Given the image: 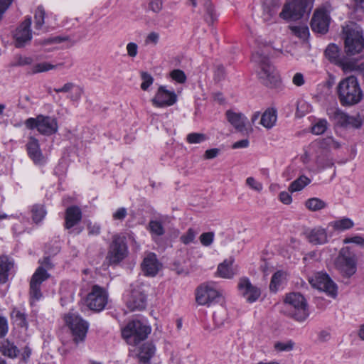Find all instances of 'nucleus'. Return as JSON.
Returning <instances> with one entry per match:
<instances>
[{
  "label": "nucleus",
  "mask_w": 364,
  "mask_h": 364,
  "mask_svg": "<svg viewBox=\"0 0 364 364\" xmlns=\"http://www.w3.org/2000/svg\"><path fill=\"white\" fill-rule=\"evenodd\" d=\"M338 99L343 106H353L363 99V92L355 76H349L341 80L337 87Z\"/></svg>",
  "instance_id": "obj_1"
},
{
  "label": "nucleus",
  "mask_w": 364,
  "mask_h": 364,
  "mask_svg": "<svg viewBox=\"0 0 364 364\" xmlns=\"http://www.w3.org/2000/svg\"><path fill=\"white\" fill-rule=\"evenodd\" d=\"M267 55V51L259 50L252 54V60L258 65L257 75L261 82L267 87H272L277 85L279 77Z\"/></svg>",
  "instance_id": "obj_2"
},
{
  "label": "nucleus",
  "mask_w": 364,
  "mask_h": 364,
  "mask_svg": "<svg viewBox=\"0 0 364 364\" xmlns=\"http://www.w3.org/2000/svg\"><path fill=\"white\" fill-rule=\"evenodd\" d=\"M151 331V327L143 323L141 320H130L121 327L122 338L128 345L133 347L146 340Z\"/></svg>",
  "instance_id": "obj_3"
},
{
  "label": "nucleus",
  "mask_w": 364,
  "mask_h": 364,
  "mask_svg": "<svg viewBox=\"0 0 364 364\" xmlns=\"http://www.w3.org/2000/svg\"><path fill=\"white\" fill-rule=\"evenodd\" d=\"M128 255V247L126 237L119 234L112 237L108 247L106 260L109 265H117Z\"/></svg>",
  "instance_id": "obj_4"
},
{
  "label": "nucleus",
  "mask_w": 364,
  "mask_h": 364,
  "mask_svg": "<svg viewBox=\"0 0 364 364\" xmlns=\"http://www.w3.org/2000/svg\"><path fill=\"white\" fill-rule=\"evenodd\" d=\"M336 269L345 277L349 278L357 270L356 255L350 250L348 247L340 250L334 262Z\"/></svg>",
  "instance_id": "obj_5"
},
{
  "label": "nucleus",
  "mask_w": 364,
  "mask_h": 364,
  "mask_svg": "<svg viewBox=\"0 0 364 364\" xmlns=\"http://www.w3.org/2000/svg\"><path fill=\"white\" fill-rule=\"evenodd\" d=\"M345 51L348 55L360 53L364 48V38L360 28L347 26L343 28Z\"/></svg>",
  "instance_id": "obj_6"
},
{
  "label": "nucleus",
  "mask_w": 364,
  "mask_h": 364,
  "mask_svg": "<svg viewBox=\"0 0 364 364\" xmlns=\"http://www.w3.org/2000/svg\"><path fill=\"white\" fill-rule=\"evenodd\" d=\"M25 125L28 129H36L44 136H51L58 130L57 119L50 116L38 114L36 117H30L25 121Z\"/></svg>",
  "instance_id": "obj_7"
},
{
  "label": "nucleus",
  "mask_w": 364,
  "mask_h": 364,
  "mask_svg": "<svg viewBox=\"0 0 364 364\" xmlns=\"http://www.w3.org/2000/svg\"><path fill=\"white\" fill-rule=\"evenodd\" d=\"M196 301L198 304L210 306L220 301L222 294L218 291L213 283H203L195 292Z\"/></svg>",
  "instance_id": "obj_8"
},
{
  "label": "nucleus",
  "mask_w": 364,
  "mask_h": 364,
  "mask_svg": "<svg viewBox=\"0 0 364 364\" xmlns=\"http://www.w3.org/2000/svg\"><path fill=\"white\" fill-rule=\"evenodd\" d=\"M308 0H292L287 2L279 17L285 20H297L301 18L306 11Z\"/></svg>",
  "instance_id": "obj_9"
},
{
  "label": "nucleus",
  "mask_w": 364,
  "mask_h": 364,
  "mask_svg": "<svg viewBox=\"0 0 364 364\" xmlns=\"http://www.w3.org/2000/svg\"><path fill=\"white\" fill-rule=\"evenodd\" d=\"M309 283L312 287L326 293L332 298L337 296V285L326 273L317 272L309 278Z\"/></svg>",
  "instance_id": "obj_10"
},
{
  "label": "nucleus",
  "mask_w": 364,
  "mask_h": 364,
  "mask_svg": "<svg viewBox=\"0 0 364 364\" xmlns=\"http://www.w3.org/2000/svg\"><path fill=\"white\" fill-rule=\"evenodd\" d=\"M86 302L90 310L96 312L101 311L107 303V294L102 287L94 285L87 294Z\"/></svg>",
  "instance_id": "obj_11"
},
{
  "label": "nucleus",
  "mask_w": 364,
  "mask_h": 364,
  "mask_svg": "<svg viewBox=\"0 0 364 364\" xmlns=\"http://www.w3.org/2000/svg\"><path fill=\"white\" fill-rule=\"evenodd\" d=\"M50 277L47 270L43 267H38L30 281L29 295L31 299L38 301L43 296L41 286L43 282Z\"/></svg>",
  "instance_id": "obj_12"
},
{
  "label": "nucleus",
  "mask_w": 364,
  "mask_h": 364,
  "mask_svg": "<svg viewBox=\"0 0 364 364\" xmlns=\"http://www.w3.org/2000/svg\"><path fill=\"white\" fill-rule=\"evenodd\" d=\"M331 18L326 10L317 9L311 18V27L313 31L324 34L328 32Z\"/></svg>",
  "instance_id": "obj_13"
},
{
  "label": "nucleus",
  "mask_w": 364,
  "mask_h": 364,
  "mask_svg": "<svg viewBox=\"0 0 364 364\" xmlns=\"http://www.w3.org/2000/svg\"><path fill=\"white\" fill-rule=\"evenodd\" d=\"M31 18H26L16 28L14 35L17 48H22L25 44L31 41L32 38V32L31 30Z\"/></svg>",
  "instance_id": "obj_14"
},
{
  "label": "nucleus",
  "mask_w": 364,
  "mask_h": 364,
  "mask_svg": "<svg viewBox=\"0 0 364 364\" xmlns=\"http://www.w3.org/2000/svg\"><path fill=\"white\" fill-rule=\"evenodd\" d=\"M237 287L241 294L250 303L256 301L261 295L260 289L253 286L247 277L240 279Z\"/></svg>",
  "instance_id": "obj_15"
},
{
  "label": "nucleus",
  "mask_w": 364,
  "mask_h": 364,
  "mask_svg": "<svg viewBox=\"0 0 364 364\" xmlns=\"http://www.w3.org/2000/svg\"><path fill=\"white\" fill-rule=\"evenodd\" d=\"M146 299L139 289H133L127 301V306L131 311H141L145 309Z\"/></svg>",
  "instance_id": "obj_16"
},
{
  "label": "nucleus",
  "mask_w": 364,
  "mask_h": 364,
  "mask_svg": "<svg viewBox=\"0 0 364 364\" xmlns=\"http://www.w3.org/2000/svg\"><path fill=\"white\" fill-rule=\"evenodd\" d=\"M26 150L28 156L35 164L43 165L45 164L46 159L42 154L39 141L34 136H30L28 138V141L26 144Z\"/></svg>",
  "instance_id": "obj_17"
},
{
  "label": "nucleus",
  "mask_w": 364,
  "mask_h": 364,
  "mask_svg": "<svg viewBox=\"0 0 364 364\" xmlns=\"http://www.w3.org/2000/svg\"><path fill=\"white\" fill-rule=\"evenodd\" d=\"M68 326L75 343L85 339L89 324L85 320H69Z\"/></svg>",
  "instance_id": "obj_18"
},
{
  "label": "nucleus",
  "mask_w": 364,
  "mask_h": 364,
  "mask_svg": "<svg viewBox=\"0 0 364 364\" xmlns=\"http://www.w3.org/2000/svg\"><path fill=\"white\" fill-rule=\"evenodd\" d=\"M304 235L307 240L314 245H323L328 242L326 230L322 227L309 229L305 231Z\"/></svg>",
  "instance_id": "obj_19"
},
{
  "label": "nucleus",
  "mask_w": 364,
  "mask_h": 364,
  "mask_svg": "<svg viewBox=\"0 0 364 364\" xmlns=\"http://www.w3.org/2000/svg\"><path fill=\"white\" fill-rule=\"evenodd\" d=\"M141 270L144 275L154 277L159 271V263L156 255L150 252L144 257L141 264Z\"/></svg>",
  "instance_id": "obj_20"
},
{
  "label": "nucleus",
  "mask_w": 364,
  "mask_h": 364,
  "mask_svg": "<svg viewBox=\"0 0 364 364\" xmlns=\"http://www.w3.org/2000/svg\"><path fill=\"white\" fill-rule=\"evenodd\" d=\"M262 6V18L264 21L271 22L276 17L281 6V2L279 0H264Z\"/></svg>",
  "instance_id": "obj_21"
},
{
  "label": "nucleus",
  "mask_w": 364,
  "mask_h": 364,
  "mask_svg": "<svg viewBox=\"0 0 364 364\" xmlns=\"http://www.w3.org/2000/svg\"><path fill=\"white\" fill-rule=\"evenodd\" d=\"M225 114L228 122H230L237 131L243 132L246 130L247 118L245 114L241 112H235L232 110H228Z\"/></svg>",
  "instance_id": "obj_22"
},
{
  "label": "nucleus",
  "mask_w": 364,
  "mask_h": 364,
  "mask_svg": "<svg viewBox=\"0 0 364 364\" xmlns=\"http://www.w3.org/2000/svg\"><path fill=\"white\" fill-rule=\"evenodd\" d=\"M82 220L81 209L77 205H71L65 210V228L70 229Z\"/></svg>",
  "instance_id": "obj_23"
},
{
  "label": "nucleus",
  "mask_w": 364,
  "mask_h": 364,
  "mask_svg": "<svg viewBox=\"0 0 364 364\" xmlns=\"http://www.w3.org/2000/svg\"><path fill=\"white\" fill-rule=\"evenodd\" d=\"M325 56L331 63L341 67L343 70L348 62L346 59L340 57L339 48L335 44H330L326 48Z\"/></svg>",
  "instance_id": "obj_24"
},
{
  "label": "nucleus",
  "mask_w": 364,
  "mask_h": 364,
  "mask_svg": "<svg viewBox=\"0 0 364 364\" xmlns=\"http://www.w3.org/2000/svg\"><path fill=\"white\" fill-rule=\"evenodd\" d=\"M285 303L292 305L297 309L303 310L304 316H309L307 313V304L305 298L299 293H290L287 294L284 299Z\"/></svg>",
  "instance_id": "obj_25"
},
{
  "label": "nucleus",
  "mask_w": 364,
  "mask_h": 364,
  "mask_svg": "<svg viewBox=\"0 0 364 364\" xmlns=\"http://www.w3.org/2000/svg\"><path fill=\"white\" fill-rule=\"evenodd\" d=\"M277 120V111L275 108H267L261 115L259 124L267 129L276 125Z\"/></svg>",
  "instance_id": "obj_26"
},
{
  "label": "nucleus",
  "mask_w": 364,
  "mask_h": 364,
  "mask_svg": "<svg viewBox=\"0 0 364 364\" xmlns=\"http://www.w3.org/2000/svg\"><path fill=\"white\" fill-rule=\"evenodd\" d=\"M178 102V94L166 86L161 85V107H171Z\"/></svg>",
  "instance_id": "obj_27"
},
{
  "label": "nucleus",
  "mask_w": 364,
  "mask_h": 364,
  "mask_svg": "<svg viewBox=\"0 0 364 364\" xmlns=\"http://www.w3.org/2000/svg\"><path fill=\"white\" fill-rule=\"evenodd\" d=\"M334 117L337 122L342 127H347L351 125L355 128H359L361 126L360 120L356 119L353 117H350L340 109H336L334 113Z\"/></svg>",
  "instance_id": "obj_28"
},
{
  "label": "nucleus",
  "mask_w": 364,
  "mask_h": 364,
  "mask_svg": "<svg viewBox=\"0 0 364 364\" xmlns=\"http://www.w3.org/2000/svg\"><path fill=\"white\" fill-rule=\"evenodd\" d=\"M14 263L6 255L0 257V283H6L8 280L9 272L13 267Z\"/></svg>",
  "instance_id": "obj_29"
},
{
  "label": "nucleus",
  "mask_w": 364,
  "mask_h": 364,
  "mask_svg": "<svg viewBox=\"0 0 364 364\" xmlns=\"http://www.w3.org/2000/svg\"><path fill=\"white\" fill-rule=\"evenodd\" d=\"M329 226L335 231L343 232L354 226L353 221L348 218H341L329 223Z\"/></svg>",
  "instance_id": "obj_30"
},
{
  "label": "nucleus",
  "mask_w": 364,
  "mask_h": 364,
  "mask_svg": "<svg viewBox=\"0 0 364 364\" xmlns=\"http://www.w3.org/2000/svg\"><path fill=\"white\" fill-rule=\"evenodd\" d=\"M232 261L225 260L220 263L217 269V274L220 277L225 279H231L234 277L235 272L232 268Z\"/></svg>",
  "instance_id": "obj_31"
},
{
  "label": "nucleus",
  "mask_w": 364,
  "mask_h": 364,
  "mask_svg": "<svg viewBox=\"0 0 364 364\" xmlns=\"http://www.w3.org/2000/svg\"><path fill=\"white\" fill-rule=\"evenodd\" d=\"M0 352L9 358H15L18 353V350L14 343L5 340L0 343Z\"/></svg>",
  "instance_id": "obj_32"
},
{
  "label": "nucleus",
  "mask_w": 364,
  "mask_h": 364,
  "mask_svg": "<svg viewBox=\"0 0 364 364\" xmlns=\"http://www.w3.org/2000/svg\"><path fill=\"white\" fill-rule=\"evenodd\" d=\"M156 351V348L154 347L151 344L145 343L144 344L141 348L139 353L136 356L142 362H147L151 356L154 354Z\"/></svg>",
  "instance_id": "obj_33"
},
{
  "label": "nucleus",
  "mask_w": 364,
  "mask_h": 364,
  "mask_svg": "<svg viewBox=\"0 0 364 364\" xmlns=\"http://www.w3.org/2000/svg\"><path fill=\"white\" fill-rule=\"evenodd\" d=\"M289 28L292 33L301 39L306 40L309 36V27L304 23L291 26Z\"/></svg>",
  "instance_id": "obj_34"
},
{
  "label": "nucleus",
  "mask_w": 364,
  "mask_h": 364,
  "mask_svg": "<svg viewBox=\"0 0 364 364\" xmlns=\"http://www.w3.org/2000/svg\"><path fill=\"white\" fill-rule=\"evenodd\" d=\"M311 182V180L305 176H301L299 178H298L296 180L294 181L289 187V191L291 193L299 191L302 190L306 186L309 184Z\"/></svg>",
  "instance_id": "obj_35"
},
{
  "label": "nucleus",
  "mask_w": 364,
  "mask_h": 364,
  "mask_svg": "<svg viewBox=\"0 0 364 364\" xmlns=\"http://www.w3.org/2000/svg\"><path fill=\"white\" fill-rule=\"evenodd\" d=\"M284 279V274L282 271L276 272L272 277L269 284V289L272 292H277Z\"/></svg>",
  "instance_id": "obj_36"
},
{
  "label": "nucleus",
  "mask_w": 364,
  "mask_h": 364,
  "mask_svg": "<svg viewBox=\"0 0 364 364\" xmlns=\"http://www.w3.org/2000/svg\"><path fill=\"white\" fill-rule=\"evenodd\" d=\"M31 213L32 219L36 223L41 222L46 215V210L42 205H34L32 207Z\"/></svg>",
  "instance_id": "obj_37"
},
{
  "label": "nucleus",
  "mask_w": 364,
  "mask_h": 364,
  "mask_svg": "<svg viewBox=\"0 0 364 364\" xmlns=\"http://www.w3.org/2000/svg\"><path fill=\"white\" fill-rule=\"evenodd\" d=\"M306 207L311 211H318L326 207V203L318 198H312L306 201Z\"/></svg>",
  "instance_id": "obj_38"
},
{
  "label": "nucleus",
  "mask_w": 364,
  "mask_h": 364,
  "mask_svg": "<svg viewBox=\"0 0 364 364\" xmlns=\"http://www.w3.org/2000/svg\"><path fill=\"white\" fill-rule=\"evenodd\" d=\"M56 65H52L47 62L40 63L34 65L28 72V74H36L39 73L46 72L54 69Z\"/></svg>",
  "instance_id": "obj_39"
},
{
  "label": "nucleus",
  "mask_w": 364,
  "mask_h": 364,
  "mask_svg": "<svg viewBox=\"0 0 364 364\" xmlns=\"http://www.w3.org/2000/svg\"><path fill=\"white\" fill-rule=\"evenodd\" d=\"M167 77L171 78L177 83L184 84L187 80V77L185 73L179 69H174L167 74Z\"/></svg>",
  "instance_id": "obj_40"
},
{
  "label": "nucleus",
  "mask_w": 364,
  "mask_h": 364,
  "mask_svg": "<svg viewBox=\"0 0 364 364\" xmlns=\"http://www.w3.org/2000/svg\"><path fill=\"white\" fill-rule=\"evenodd\" d=\"M328 127V122L325 119H318L313 126L311 127V132L312 134L315 135H320L323 134Z\"/></svg>",
  "instance_id": "obj_41"
},
{
  "label": "nucleus",
  "mask_w": 364,
  "mask_h": 364,
  "mask_svg": "<svg viewBox=\"0 0 364 364\" xmlns=\"http://www.w3.org/2000/svg\"><path fill=\"white\" fill-rule=\"evenodd\" d=\"M343 71H356L364 78V63L357 64L355 62L348 60L347 63L344 65Z\"/></svg>",
  "instance_id": "obj_42"
},
{
  "label": "nucleus",
  "mask_w": 364,
  "mask_h": 364,
  "mask_svg": "<svg viewBox=\"0 0 364 364\" xmlns=\"http://www.w3.org/2000/svg\"><path fill=\"white\" fill-rule=\"evenodd\" d=\"M223 325L222 320H203L202 326L203 328L210 333Z\"/></svg>",
  "instance_id": "obj_43"
},
{
  "label": "nucleus",
  "mask_w": 364,
  "mask_h": 364,
  "mask_svg": "<svg viewBox=\"0 0 364 364\" xmlns=\"http://www.w3.org/2000/svg\"><path fill=\"white\" fill-rule=\"evenodd\" d=\"M46 12L42 6H39L37 7L35 15H34V19H35V27L37 29L41 28L42 26L44 23V18H45Z\"/></svg>",
  "instance_id": "obj_44"
},
{
  "label": "nucleus",
  "mask_w": 364,
  "mask_h": 364,
  "mask_svg": "<svg viewBox=\"0 0 364 364\" xmlns=\"http://www.w3.org/2000/svg\"><path fill=\"white\" fill-rule=\"evenodd\" d=\"M33 60L31 57L22 56L21 55H16L14 60L11 63V67L24 66L31 65Z\"/></svg>",
  "instance_id": "obj_45"
},
{
  "label": "nucleus",
  "mask_w": 364,
  "mask_h": 364,
  "mask_svg": "<svg viewBox=\"0 0 364 364\" xmlns=\"http://www.w3.org/2000/svg\"><path fill=\"white\" fill-rule=\"evenodd\" d=\"M141 79L142 80V82L141 84V89L144 91L148 90L149 87L153 84L154 82V78L153 77L145 71H141L140 73Z\"/></svg>",
  "instance_id": "obj_46"
},
{
  "label": "nucleus",
  "mask_w": 364,
  "mask_h": 364,
  "mask_svg": "<svg viewBox=\"0 0 364 364\" xmlns=\"http://www.w3.org/2000/svg\"><path fill=\"white\" fill-rule=\"evenodd\" d=\"M198 233V231L197 230L190 228L187 232L181 237V240L183 244L188 245L194 241Z\"/></svg>",
  "instance_id": "obj_47"
},
{
  "label": "nucleus",
  "mask_w": 364,
  "mask_h": 364,
  "mask_svg": "<svg viewBox=\"0 0 364 364\" xmlns=\"http://www.w3.org/2000/svg\"><path fill=\"white\" fill-rule=\"evenodd\" d=\"M207 139L205 134L202 133L193 132L188 134L186 140L189 144H200Z\"/></svg>",
  "instance_id": "obj_48"
},
{
  "label": "nucleus",
  "mask_w": 364,
  "mask_h": 364,
  "mask_svg": "<svg viewBox=\"0 0 364 364\" xmlns=\"http://www.w3.org/2000/svg\"><path fill=\"white\" fill-rule=\"evenodd\" d=\"M320 146L323 149H337L340 147V144L332 137H326L320 141Z\"/></svg>",
  "instance_id": "obj_49"
},
{
  "label": "nucleus",
  "mask_w": 364,
  "mask_h": 364,
  "mask_svg": "<svg viewBox=\"0 0 364 364\" xmlns=\"http://www.w3.org/2000/svg\"><path fill=\"white\" fill-rule=\"evenodd\" d=\"M294 346V343L292 341H288L286 343L277 342L274 343V349L277 351H279V352L291 351V350H293Z\"/></svg>",
  "instance_id": "obj_50"
},
{
  "label": "nucleus",
  "mask_w": 364,
  "mask_h": 364,
  "mask_svg": "<svg viewBox=\"0 0 364 364\" xmlns=\"http://www.w3.org/2000/svg\"><path fill=\"white\" fill-rule=\"evenodd\" d=\"M215 234L213 232H207L200 235L199 240L200 243L205 247L210 246L214 240Z\"/></svg>",
  "instance_id": "obj_51"
},
{
  "label": "nucleus",
  "mask_w": 364,
  "mask_h": 364,
  "mask_svg": "<svg viewBox=\"0 0 364 364\" xmlns=\"http://www.w3.org/2000/svg\"><path fill=\"white\" fill-rule=\"evenodd\" d=\"M226 73L225 70V68L222 65H218L216 66L215 70L214 71V80L216 82H220L223 80L225 77Z\"/></svg>",
  "instance_id": "obj_52"
},
{
  "label": "nucleus",
  "mask_w": 364,
  "mask_h": 364,
  "mask_svg": "<svg viewBox=\"0 0 364 364\" xmlns=\"http://www.w3.org/2000/svg\"><path fill=\"white\" fill-rule=\"evenodd\" d=\"M246 183L252 189L256 191H261L262 190V184L258 181H257L253 177H248L246 179Z\"/></svg>",
  "instance_id": "obj_53"
},
{
  "label": "nucleus",
  "mask_w": 364,
  "mask_h": 364,
  "mask_svg": "<svg viewBox=\"0 0 364 364\" xmlns=\"http://www.w3.org/2000/svg\"><path fill=\"white\" fill-rule=\"evenodd\" d=\"M127 215V209L125 208H119L113 214L114 220H123Z\"/></svg>",
  "instance_id": "obj_54"
},
{
  "label": "nucleus",
  "mask_w": 364,
  "mask_h": 364,
  "mask_svg": "<svg viewBox=\"0 0 364 364\" xmlns=\"http://www.w3.org/2000/svg\"><path fill=\"white\" fill-rule=\"evenodd\" d=\"M364 238L360 236H355L352 237H346L343 240L344 244L355 243L360 246L362 245Z\"/></svg>",
  "instance_id": "obj_55"
},
{
  "label": "nucleus",
  "mask_w": 364,
  "mask_h": 364,
  "mask_svg": "<svg viewBox=\"0 0 364 364\" xmlns=\"http://www.w3.org/2000/svg\"><path fill=\"white\" fill-rule=\"evenodd\" d=\"M12 3V0H0V21L1 20L4 14L9 9Z\"/></svg>",
  "instance_id": "obj_56"
},
{
  "label": "nucleus",
  "mask_w": 364,
  "mask_h": 364,
  "mask_svg": "<svg viewBox=\"0 0 364 364\" xmlns=\"http://www.w3.org/2000/svg\"><path fill=\"white\" fill-rule=\"evenodd\" d=\"M138 46L135 43H129L127 46V53L130 57H135L137 54Z\"/></svg>",
  "instance_id": "obj_57"
},
{
  "label": "nucleus",
  "mask_w": 364,
  "mask_h": 364,
  "mask_svg": "<svg viewBox=\"0 0 364 364\" xmlns=\"http://www.w3.org/2000/svg\"><path fill=\"white\" fill-rule=\"evenodd\" d=\"M279 200L282 203L287 205L290 204L292 201L291 195L286 191H282L279 193Z\"/></svg>",
  "instance_id": "obj_58"
},
{
  "label": "nucleus",
  "mask_w": 364,
  "mask_h": 364,
  "mask_svg": "<svg viewBox=\"0 0 364 364\" xmlns=\"http://www.w3.org/2000/svg\"><path fill=\"white\" fill-rule=\"evenodd\" d=\"M220 152L218 149L214 148L205 151L204 156L206 159H212L215 158Z\"/></svg>",
  "instance_id": "obj_59"
},
{
  "label": "nucleus",
  "mask_w": 364,
  "mask_h": 364,
  "mask_svg": "<svg viewBox=\"0 0 364 364\" xmlns=\"http://www.w3.org/2000/svg\"><path fill=\"white\" fill-rule=\"evenodd\" d=\"M150 231L156 235V237L159 236V221H151L149 223Z\"/></svg>",
  "instance_id": "obj_60"
},
{
  "label": "nucleus",
  "mask_w": 364,
  "mask_h": 364,
  "mask_svg": "<svg viewBox=\"0 0 364 364\" xmlns=\"http://www.w3.org/2000/svg\"><path fill=\"white\" fill-rule=\"evenodd\" d=\"M293 83L296 86H301L304 83V75L300 73H296L293 77Z\"/></svg>",
  "instance_id": "obj_61"
},
{
  "label": "nucleus",
  "mask_w": 364,
  "mask_h": 364,
  "mask_svg": "<svg viewBox=\"0 0 364 364\" xmlns=\"http://www.w3.org/2000/svg\"><path fill=\"white\" fill-rule=\"evenodd\" d=\"M158 38H159L158 33H156L155 32H152L148 35V36L146 37V38L145 40V43L146 44L154 43V45H156L157 43Z\"/></svg>",
  "instance_id": "obj_62"
},
{
  "label": "nucleus",
  "mask_w": 364,
  "mask_h": 364,
  "mask_svg": "<svg viewBox=\"0 0 364 364\" xmlns=\"http://www.w3.org/2000/svg\"><path fill=\"white\" fill-rule=\"evenodd\" d=\"M74 84L73 82H67L60 88H55L54 91L55 92H68L72 88L74 87Z\"/></svg>",
  "instance_id": "obj_63"
},
{
  "label": "nucleus",
  "mask_w": 364,
  "mask_h": 364,
  "mask_svg": "<svg viewBox=\"0 0 364 364\" xmlns=\"http://www.w3.org/2000/svg\"><path fill=\"white\" fill-rule=\"evenodd\" d=\"M318 338L321 342H326L331 338V333L328 330H323L318 333Z\"/></svg>",
  "instance_id": "obj_64"
}]
</instances>
